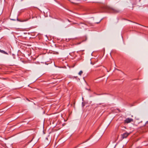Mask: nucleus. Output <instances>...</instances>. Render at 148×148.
I'll return each mask as SVG.
<instances>
[{
	"instance_id": "obj_7",
	"label": "nucleus",
	"mask_w": 148,
	"mask_h": 148,
	"mask_svg": "<svg viewBox=\"0 0 148 148\" xmlns=\"http://www.w3.org/2000/svg\"><path fill=\"white\" fill-rule=\"evenodd\" d=\"M83 73V72L82 71H79V72L78 73V74L80 75H81L82 73Z\"/></svg>"
},
{
	"instance_id": "obj_6",
	"label": "nucleus",
	"mask_w": 148,
	"mask_h": 148,
	"mask_svg": "<svg viewBox=\"0 0 148 148\" xmlns=\"http://www.w3.org/2000/svg\"><path fill=\"white\" fill-rule=\"evenodd\" d=\"M113 12L114 13L117 12H118V11L115 9H112Z\"/></svg>"
},
{
	"instance_id": "obj_10",
	"label": "nucleus",
	"mask_w": 148,
	"mask_h": 148,
	"mask_svg": "<svg viewBox=\"0 0 148 148\" xmlns=\"http://www.w3.org/2000/svg\"><path fill=\"white\" fill-rule=\"evenodd\" d=\"M148 123V121H147V122H146V124H147Z\"/></svg>"
},
{
	"instance_id": "obj_5",
	"label": "nucleus",
	"mask_w": 148,
	"mask_h": 148,
	"mask_svg": "<svg viewBox=\"0 0 148 148\" xmlns=\"http://www.w3.org/2000/svg\"><path fill=\"white\" fill-rule=\"evenodd\" d=\"M0 52H1L2 53H3L5 54H8L6 52H5V51H4L3 50H1L0 49Z\"/></svg>"
},
{
	"instance_id": "obj_1",
	"label": "nucleus",
	"mask_w": 148,
	"mask_h": 148,
	"mask_svg": "<svg viewBox=\"0 0 148 148\" xmlns=\"http://www.w3.org/2000/svg\"><path fill=\"white\" fill-rule=\"evenodd\" d=\"M133 119L130 118H127L125 120V123H129L133 121Z\"/></svg>"
},
{
	"instance_id": "obj_2",
	"label": "nucleus",
	"mask_w": 148,
	"mask_h": 148,
	"mask_svg": "<svg viewBox=\"0 0 148 148\" xmlns=\"http://www.w3.org/2000/svg\"><path fill=\"white\" fill-rule=\"evenodd\" d=\"M130 133L126 132L124 133L122 135V137L123 138H125L129 135Z\"/></svg>"
},
{
	"instance_id": "obj_13",
	"label": "nucleus",
	"mask_w": 148,
	"mask_h": 148,
	"mask_svg": "<svg viewBox=\"0 0 148 148\" xmlns=\"http://www.w3.org/2000/svg\"><path fill=\"white\" fill-rule=\"evenodd\" d=\"M141 0H139V1H140Z\"/></svg>"
},
{
	"instance_id": "obj_12",
	"label": "nucleus",
	"mask_w": 148,
	"mask_h": 148,
	"mask_svg": "<svg viewBox=\"0 0 148 148\" xmlns=\"http://www.w3.org/2000/svg\"><path fill=\"white\" fill-rule=\"evenodd\" d=\"M107 72H109V71L107 70Z\"/></svg>"
},
{
	"instance_id": "obj_14",
	"label": "nucleus",
	"mask_w": 148,
	"mask_h": 148,
	"mask_svg": "<svg viewBox=\"0 0 148 148\" xmlns=\"http://www.w3.org/2000/svg\"><path fill=\"white\" fill-rule=\"evenodd\" d=\"M141 0H139V1H140Z\"/></svg>"
},
{
	"instance_id": "obj_11",
	"label": "nucleus",
	"mask_w": 148,
	"mask_h": 148,
	"mask_svg": "<svg viewBox=\"0 0 148 148\" xmlns=\"http://www.w3.org/2000/svg\"><path fill=\"white\" fill-rule=\"evenodd\" d=\"M115 70H119L117 69H115Z\"/></svg>"
},
{
	"instance_id": "obj_8",
	"label": "nucleus",
	"mask_w": 148,
	"mask_h": 148,
	"mask_svg": "<svg viewBox=\"0 0 148 148\" xmlns=\"http://www.w3.org/2000/svg\"><path fill=\"white\" fill-rule=\"evenodd\" d=\"M90 138H89L88 139H87L86 141L83 142V143H84L85 142H86L87 141H88L90 139Z\"/></svg>"
},
{
	"instance_id": "obj_4",
	"label": "nucleus",
	"mask_w": 148,
	"mask_h": 148,
	"mask_svg": "<svg viewBox=\"0 0 148 148\" xmlns=\"http://www.w3.org/2000/svg\"><path fill=\"white\" fill-rule=\"evenodd\" d=\"M17 20L18 21H20L21 22H25V21H27L28 20V19H26L24 20H18V19H17Z\"/></svg>"
},
{
	"instance_id": "obj_3",
	"label": "nucleus",
	"mask_w": 148,
	"mask_h": 148,
	"mask_svg": "<svg viewBox=\"0 0 148 148\" xmlns=\"http://www.w3.org/2000/svg\"><path fill=\"white\" fill-rule=\"evenodd\" d=\"M79 27H84L86 26V25L84 23H80L79 24Z\"/></svg>"
},
{
	"instance_id": "obj_9",
	"label": "nucleus",
	"mask_w": 148,
	"mask_h": 148,
	"mask_svg": "<svg viewBox=\"0 0 148 148\" xmlns=\"http://www.w3.org/2000/svg\"><path fill=\"white\" fill-rule=\"evenodd\" d=\"M90 63L91 64H92V65L94 64V63H92L91 62Z\"/></svg>"
}]
</instances>
